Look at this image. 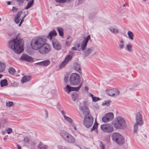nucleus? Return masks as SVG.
<instances>
[{"instance_id":"nucleus-1","label":"nucleus","mask_w":149,"mask_h":149,"mask_svg":"<svg viewBox=\"0 0 149 149\" xmlns=\"http://www.w3.org/2000/svg\"><path fill=\"white\" fill-rule=\"evenodd\" d=\"M8 44V47L17 54H20L23 51L24 41L22 39L19 38L18 36L10 39Z\"/></svg>"},{"instance_id":"nucleus-2","label":"nucleus","mask_w":149,"mask_h":149,"mask_svg":"<svg viewBox=\"0 0 149 149\" xmlns=\"http://www.w3.org/2000/svg\"><path fill=\"white\" fill-rule=\"evenodd\" d=\"M79 109L81 113L84 115V118L83 121V124L87 128L91 127L93 124V118L91 115L88 108L86 106H80Z\"/></svg>"},{"instance_id":"nucleus-3","label":"nucleus","mask_w":149,"mask_h":149,"mask_svg":"<svg viewBox=\"0 0 149 149\" xmlns=\"http://www.w3.org/2000/svg\"><path fill=\"white\" fill-rule=\"evenodd\" d=\"M112 124L115 128L119 129H123L127 125L125 120L120 116L116 118L113 121Z\"/></svg>"},{"instance_id":"nucleus-4","label":"nucleus","mask_w":149,"mask_h":149,"mask_svg":"<svg viewBox=\"0 0 149 149\" xmlns=\"http://www.w3.org/2000/svg\"><path fill=\"white\" fill-rule=\"evenodd\" d=\"M45 42L46 40L44 38L39 37L31 40V45L33 49L38 50Z\"/></svg>"},{"instance_id":"nucleus-5","label":"nucleus","mask_w":149,"mask_h":149,"mask_svg":"<svg viewBox=\"0 0 149 149\" xmlns=\"http://www.w3.org/2000/svg\"><path fill=\"white\" fill-rule=\"evenodd\" d=\"M111 138L113 140L119 145L123 144L125 143L124 139L120 133L114 132L111 134Z\"/></svg>"},{"instance_id":"nucleus-6","label":"nucleus","mask_w":149,"mask_h":149,"mask_svg":"<svg viewBox=\"0 0 149 149\" xmlns=\"http://www.w3.org/2000/svg\"><path fill=\"white\" fill-rule=\"evenodd\" d=\"M61 134L63 138L67 142L72 143L75 142L74 138L67 132L62 130L61 132Z\"/></svg>"},{"instance_id":"nucleus-7","label":"nucleus","mask_w":149,"mask_h":149,"mask_svg":"<svg viewBox=\"0 0 149 149\" xmlns=\"http://www.w3.org/2000/svg\"><path fill=\"white\" fill-rule=\"evenodd\" d=\"M70 84L73 85H79L80 81V78L79 75L76 73L72 74L69 77Z\"/></svg>"},{"instance_id":"nucleus-8","label":"nucleus","mask_w":149,"mask_h":149,"mask_svg":"<svg viewBox=\"0 0 149 149\" xmlns=\"http://www.w3.org/2000/svg\"><path fill=\"white\" fill-rule=\"evenodd\" d=\"M39 49L40 53L43 54H46L50 51L51 47L48 44L45 43Z\"/></svg>"},{"instance_id":"nucleus-9","label":"nucleus","mask_w":149,"mask_h":149,"mask_svg":"<svg viewBox=\"0 0 149 149\" xmlns=\"http://www.w3.org/2000/svg\"><path fill=\"white\" fill-rule=\"evenodd\" d=\"M100 128L103 132L106 133L111 132L113 130V127L111 125L108 123L101 125Z\"/></svg>"},{"instance_id":"nucleus-10","label":"nucleus","mask_w":149,"mask_h":149,"mask_svg":"<svg viewBox=\"0 0 149 149\" xmlns=\"http://www.w3.org/2000/svg\"><path fill=\"white\" fill-rule=\"evenodd\" d=\"M82 85V83H81L79 84L78 87H70L69 85H67L66 87L64 88V91L68 94L72 91H78L81 87Z\"/></svg>"},{"instance_id":"nucleus-11","label":"nucleus","mask_w":149,"mask_h":149,"mask_svg":"<svg viewBox=\"0 0 149 149\" xmlns=\"http://www.w3.org/2000/svg\"><path fill=\"white\" fill-rule=\"evenodd\" d=\"M114 118V115L112 113H109L106 114L102 118V120L104 123H107L111 120Z\"/></svg>"},{"instance_id":"nucleus-12","label":"nucleus","mask_w":149,"mask_h":149,"mask_svg":"<svg viewBox=\"0 0 149 149\" xmlns=\"http://www.w3.org/2000/svg\"><path fill=\"white\" fill-rule=\"evenodd\" d=\"M53 46L54 48L57 50L61 49L62 47L60 43L55 39H53L52 40Z\"/></svg>"},{"instance_id":"nucleus-13","label":"nucleus","mask_w":149,"mask_h":149,"mask_svg":"<svg viewBox=\"0 0 149 149\" xmlns=\"http://www.w3.org/2000/svg\"><path fill=\"white\" fill-rule=\"evenodd\" d=\"M90 39V36L88 35L87 37L84 38L81 44V47L82 50H84L86 48L88 40Z\"/></svg>"},{"instance_id":"nucleus-14","label":"nucleus","mask_w":149,"mask_h":149,"mask_svg":"<svg viewBox=\"0 0 149 149\" xmlns=\"http://www.w3.org/2000/svg\"><path fill=\"white\" fill-rule=\"evenodd\" d=\"M72 56L70 55H68L65 58L64 61H63L60 65V67L62 68L64 67L68 62L72 58Z\"/></svg>"},{"instance_id":"nucleus-15","label":"nucleus","mask_w":149,"mask_h":149,"mask_svg":"<svg viewBox=\"0 0 149 149\" xmlns=\"http://www.w3.org/2000/svg\"><path fill=\"white\" fill-rule=\"evenodd\" d=\"M21 59L22 60L28 62H32L33 61V58L26 54H23L21 57Z\"/></svg>"},{"instance_id":"nucleus-16","label":"nucleus","mask_w":149,"mask_h":149,"mask_svg":"<svg viewBox=\"0 0 149 149\" xmlns=\"http://www.w3.org/2000/svg\"><path fill=\"white\" fill-rule=\"evenodd\" d=\"M136 118V123H137V124H139V126H141L143 124V121L142 120V117L140 113H137Z\"/></svg>"},{"instance_id":"nucleus-17","label":"nucleus","mask_w":149,"mask_h":149,"mask_svg":"<svg viewBox=\"0 0 149 149\" xmlns=\"http://www.w3.org/2000/svg\"><path fill=\"white\" fill-rule=\"evenodd\" d=\"M109 29L111 32L114 34H116L119 33L118 29L116 26H110Z\"/></svg>"},{"instance_id":"nucleus-18","label":"nucleus","mask_w":149,"mask_h":149,"mask_svg":"<svg viewBox=\"0 0 149 149\" xmlns=\"http://www.w3.org/2000/svg\"><path fill=\"white\" fill-rule=\"evenodd\" d=\"M50 61L49 60L36 63L35 64L43 66H47L50 63Z\"/></svg>"},{"instance_id":"nucleus-19","label":"nucleus","mask_w":149,"mask_h":149,"mask_svg":"<svg viewBox=\"0 0 149 149\" xmlns=\"http://www.w3.org/2000/svg\"><path fill=\"white\" fill-rule=\"evenodd\" d=\"M57 35L56 31L54 30H53L50 32L47 36V38L49 40H51L53 38V36H55Z\"/></svg>"},{"instance_id":"nucleus-20","label":"nucleus","mask_w":149,"mask_h":149,"mask_svg":"<svg viewBox=\"0 0 149 149\" xmlns=\"http://www.w3.org/2000/svg\"><path fill=\"white\" fill-rule=\"evenodd\" d=\"M31 79V77L30 76H24L22 77L21 81L22 82L24 83L27 81H29Z\"/></svg>"},{"instance_id":"nucleus-21","label":"nucleus","mask_w":149,"mask_h":149,"mask_svg":"<svg viewBox=\"0 0 149 149\" xmlns=\"http://www.w3.org/2000/svg\"><path fill=\"white\" fill-rule=\"evenodd\" d=\"M74 68V69L79 73H81V69L80 65L77 63H75Z\"/></svg>"},{"instance_id":"nucleus-22","label":"nucleus","mask_w":149,"mask_h":149,"mask_svg":"<svg viewBox=\"0 0 149 149\" xmlns=\"http://www.w3.org/2000/svg\"><path fill=\"white\" fill-rule=\"evenodd\" d=\"M124 41L123 40H119L118 43L119 47L120 49H122L124 47Z\"/></svg>"},{"instance_id":"nucleus-23","label":"nucleus","mask_w":149,"mask_h":149,"mask_svg":"<svg viewBox=\"0 0 149 149\" xmlns=\"http://www.w3.org/2000/svg\"><path fill=\"white\" fill-rule=\"evenodd\" d=\"M138 135L139 136V139L141 141H144L146 140L147 139L146 135L143 134L142 132L140 133Z\"/></svg>"},{"instance_id":"nucleus-24","label":"nucleus","mask_w":149,"mask_h":149,"mask_svg":"<svg viewBox=\"0 0 149 149\" xmlns=\"http://www.w3.org/2000/svg\"><path fill=\"white\" fill-rule=\"evenodd\" d=\"M126 49L129 52H131L133 51L132 46L130 44H128L126 45Z\"/></svg>"},{"instance_id":"nucleus-25","label":"nucleus","mask_w":149,"mask_h":149,"mask_svg":"<svg viewBox=\"0 0 149 149\" xmlns=\"http://www.w3.org/2000/svg\"><path fill=\"white\" fill-rule=\"evenodd\" d=\"M70 129L72 131H74V130L76 131L77 130V128L75 126L74 123L73 122H72V123H71L70 125Z\"/></svg>"},{"instance_id":"nucleus-26","label":"nucleus","mask_w":149,"mask_h":149,"mask_svg":"<svg viewBox=\"0 0 149 149\" xmlns=\"http://www.w3.org/2000/svg\"><path fill=\"white\" fill-rule=\"evenodd\" d=\"M115 91H113V88L110 89L109 90H106L105 91L106 94L107 95L111 96H113V94H113V93Z\"/></svg>"},{"instance_id":"nucleus-27","label":"nucleus","mask_w":149,"mask_h":149,"mask_svg":"<svg viewBox=\"0 0 149 149\" xmlns=\"http://www.w3.org/2000/svg\"><path fill=\"white\" fill-rule=\"evenodd\" d=\"M98 125V123L97 122L96 118L95 120V123L94 124V130L95 131V132L97 133L98 131L97 130V126Z\"/></svg>"},{"instance_id":"nucleus-28","label":"nucleus","mask_w":149,"mask_h":149,"mask_svg":"<svg viewBox=\"0 0 149 149\" xmlns=\"http://www.w3.org/2000/svg\"><path fill=\"white\" fill-rule=\"evenodd\" d=\"M57 30L60 36H63V29L61 27H58L57 28Z\"/></svg>"},{"instance_id":"nucleus-29","label":"nucleus","mask_w":149,"mask_h":149,"mask_svg":"<svg viewBox=\"0 0 149 149\" xmlns=\"http://www.w3.org/2000/svg\"><path fill=\"white\" fill-rule=\"evenodd\" d=\"M78 97L77 93L74 92L72 95V100L74 101H75L77 99Z\"/></svg>"},{"instance_id":"nucleus-30","label":"nucleus","mask_w":149,"mask_h":149,"mask_svg":"<svg viewBox=\"0 0 149 149\" xmlns=\"http://www.w3.org/2000/svg\"><path fill=\"white\" fill-rule=\"evenodd\" d=\"M0 85L1 87H3L8 85L7 81L6 79H5L1 81Z\"/></svg>"},{"instance_id":"nucleus-31","label":"nucleus","mask_w":149,"mask_h":149,"mask_svg":"<svg viewBox=\"0 0 149 149\" xmlns=\"http://www.w3.org/2000/svg\"><path fill=\"white\" fill-rule=\"evenodd\" d=\"M6 65L3 63H1L0 61V72H3L5 70Z\"/></svg>"},{"instance_id":"nucleus-32","label":"nucleus","mask_w":149,"mask_h":149,"mask_svg":"<svg viewBox=\"0 0 149 149\" xmlns=\"http://www.w3.org/2000/svg\"><path fill=\"white\" fill-rule=\"evenodd\" d=\"M113 91H115L113 92V93L114 94H113V97H117L120 94V91L118 89L115 88H113Z\"/></svg>"},{"instance_id":"nucleus-33","label":"nucleus","mask_w":149,"mask_h":149,"mask_svg":"<svg viewBox=\"0 0 149 149\" xmlns=\"http://www.w3.org/2000/svg\"><path fill=\"white\" fill-rule=\"evenodd\" d=\"M127 34L129 38L131 40H133L134 35L133 33L131 31H129L127 32Z\"/></svg>"},{"instance_id":"nucleus-34","label":"nucleus","mask_w":149,"mask_h":149,"mask_svg":"<svg viewBox=\"0 0 149 149\" xmlns=\"http://www.w3.org/2000/svg\"><path fill=\"white\" fill-rule=\"evenodd\" d=\"M34 0H32L31 1L29 2L25 8L26 9H28L34 3Z\"/></svg>"},{"instance_id":"nucleus-35","label":"nucleus","mask_w":149,"mask_h":149,"mask_svg":"<svg viewBox=\"0 0 149 149\" xmlns=\"http://www.w3.org/2000/svg\"><path fill=\"white\" fill-rule=\"evenodd\" d=\"M92 52V50L91 49H86L84 52V55L86 56H88Z\"/></svg>"},{"instance_id":"nucleus-36","label":"nucleus","mask_w":149,"mask_h":149,"mask_svg":"<svg viewBox=\"0 0 149 149\" xmlns=\"http://www.w3.org/2000/svg\"><path fill=\"white\" fill-rule=\"evenodd\" d=\"M139 125V124H137V123H136L134 127L133 132L134 133H136L138 130V126Z\"/></svg>"},{"instance_id":"nucleus-37","label":"nucleus","mask_w":149,"mask_h":149,"mask_svg":"<svg viewBox=\"0 0 149 149\" xmlns=\"http://www.w3.org/2000/svg\"><path fill=\"white\" fill-rule=\"evenodd\" d=\"M71 0H55L56 2L59 3H69Z\"/></svg>"},{"instance_id":"nucleus-38","label":"nucleus","mask_w":149,"mask_h":149,"mask_svg":"<svg viewBox=\"0 0 149 149\" xmlns=\"http://www.w3.org/2000/svg\"><path fill=\"white\" fill-rule=\"evenodd\" d=\"M8 72L10 74H13L15 73V70L14 68L11 67L9 69Z\"/></svg>"},{"instance_id":"nucleus-39","label":"nucleus","mask_w":149,"mask_h":149,"mask_svg":"<svg viewBox=\"0 0 149 149\" xmlns=\"http://www.w3.org/2000/svg\"><path fill=\"white\" fill-rule=\"evenodd\" d=\"M64 118L65 120L69 122L70 124L73 122V120L70 118L68 116H66Z\"/></svg>"},{"instance_id":"nucleus-40","label":"nucleus","mask_w":149,"mask_h":149,"mask_svg":"<svg viewBox=\"0 0 149 149\" xmlns=\"http://www.w3.org/2000/svg\"><path fill=\"white\" fill-rule=\"evenodd\" d=\"M42 145V143H40L39 144L38 148L39 149H47L48 148L47 146L46 145H44L42 147H40V146Z\"/></svg>"},{"instance_id":"nucleus-41","label":"nucleus","mask_w":149,"mask_h":149,"mask_svg":"<svg viewBox=\"0 0 149 149\" xmlns=\"http://www.w3.org/2000/svg\"><path fill=\"white\" fill-rule=\"evenodd\" d=\"M100 149H105V145L101 141H100Z\"/></svg>"},{"instance_id":"nucleus-42","label":"nucleus","mask_w":149,"mask_h":149,"mask_svg":"<svg viewBox=\"0 0 149 149\" xmlns=\"http://www.w3.org/2000/svg\"><path fill=\"white\" fill-rule=\"evenodd\" d=\"M58 149H69L68 148L63 146L62 145H59L58 146Z\"/></svg>"},{"instance_id":"nucleus-43","label":"nucleus","mask_w":149,"mask_h":149,"mask_svg":"<svg viewBox=\"0 0 149 149\" xmlns=\"http://www.w3.org/2000/svg\"><path fill=\"white\" fill-rule=\"evenodd\" d=\"M22 13V11L18 12L17 14H16V16L15 17V18H19Z\"/></svg>"},{"instance_id":"nucleus-44","label":"nucleus","mask_w":149,"mask_h":149,"mask_svg":"<svg viewBox=\"0 0 149 149\" xmlns=\"http://www.w3.org/2000/svg\"><path fill=\"white\" fill-rule=\"evenodd\" d=\"M13 130L11 128H8L6 130V132L8 134H10L12 132Z\"/></svg>"},{"instance_id":"nucleus-45","label":"nucleus","mask_w":149,"mask_h":149,"mask_svg":"<svg viewBox=\"0 0 149 149\" xmlns=\"http://www.w3.org/2000/svg\"><path fill=\"white\" fill-rule=\"evenodd\" d=\"M13 104V102H12L9 101L8 102H6V106L8 107H10L12 106Z\"/></svg>"},{"instance_id":"nucleus-46","label":"nucleus","mask_w":149,"mask_h":149,"mask_svg":"<svg viewBox=\"0 0 149 149\" xmlns=\"http://www.w3.org/2000/svg\"><path fill=\"white\" fill-rule=\"evenodd\" d=\"M21 19V18H15L14 21L15 23L17 24L19 23L20 20Z\"/></svg>"},{"instance_id":"nucleus-47","label":"nucleus","mask_w":149,"mask_h":149,"mask_svg":"<svg viewBox=\"0 0 149 149\" xmlns=\"http://www.w3.org/2000/svg\"><path fill=\"white\" fill-rule=\"evenodd\" d=\"M100 100V99L99 97L94 96V102H96Z\"/></svg>"},{"instance_id":"nucleus-48","label":"nucleus","mask_w":149,"mask_h":149,"mask_svg":"<svg viewBox=\"0 0 149 149\" xmlns=\"http://www.w3.org/2000/svg\"><path fill=\"white\" fill-rule=\"evenodd\" d=\"M24 141L25 142H26L28 143H29V139L27 137H25L24 139Z\"/></svg>"},{"instance_id":"nucleus-49","label":"nucleus","mask_w":149,"mask_h":149,"mask_svg":"<svg viewBox=\"0 0 149 149\" xmlns=\"http://www.w3.org/2000/svg\"><path fill=\"white\" fill-rule=\"evenodd\" d=\"M109 104V102L108 101H105L104 102H103L102 104V105H106V106H108Z\"/></svg>"},{"instance_id":"nucleus-50","label":"nucleus","mask_w":149,"mask_h":149,"mask_svg":"<svg viewBox=\"0 0 149 149\" xmlns=\"http://www.w3.org/2000/svg\"><path fill=\"white\" fill-rule=\"evenodd\" d=\"M64 81L67 82L68 80V76L67 75H65L64 78Z\"/></svg>"},{"instance_id":"nucleus-51","label":"nucleus","mask_w":149,"mask_h":149,"mask_svg":"<svg viewBox=\"0 0 149 149\" xmlns=\"http://www.w3.org/2000/svg\"><path fill=\"white\" fill-rule=\"evenodd\" d=\"M18 9L16 7H13L12 11L14 12H17L18 10Z\"/></svg>"},{"instance_id":"nucleus-52","label":"nucleus","mask_w":149,"mask_h":149,"mask_svg":"<svg viewBox=\"0 0 149 149\" xmlns=\"http://www.w3.org/2000/svg\"><path fill=\"white\" fill-rule=\"evenodd\" d=\"M16 1L19 3L21 4L23 3L24 0H16Z\"/></svg>"},{"instance_id":"nucleus-53","label":"nucleus","mask_w":149,"mask_h":149,"mask_svg":"<svg viewBox=\"0 0 149 149\" xmlns=\"http://www.w3.org/2000/svg\"><path fill=\"white\" fill-rule=\"evenodd\" d=\"M75 47L77 48V49L78 50V51L79 50V47H80V44L79 43H77L76 44Z\"/></svg>"},{"instance_id":"nucleus-54","label":"nucleus","mask_w":149,"mask_h":149,"mask_svg":"<svg viewBox=\"0 0 149 149\" xmlns=\"http://www.w3.org/2000/svg\"><path fill=\"white\" fill-rule=\"evenodd\" d=\"M61 113L63 115L64 118L66 116H65V113L64 111H61Z\"/></svg>"},{"instance_id":"nucleus-55","label":"nucleus","mask_w":149,"mask_h":149,"mask_svg":"<svg viewBox=\"0 0 149 149\" xmlns=\"http://www.w3.org/2000/svg\"><path fill=\"white\" fill-rule=\"evenodd\" d=\"M71 49L73 51H78L77 49L75 47H72L71 48Z\"/></svg>"},{"instance_id":"nucleus-56","label":"nucleus","mask_w":149,"mask_h":149,"mask_svg":"<svg viewBox=\"0 0 149 149\" xmlns=\"http://www.w3.org/2000/svg\"><path fill=\"white\" fill-rule=\"evenodd\" d=\"M88 95L90 96H91V97L92 98V100L93 101V95L90 93H88Z\"/></svg>"},{"instance_id":"nucleus-57","label":"nucleus","mask_w":149,"mask_h":149,"mask_svg":"<svg viewBox=\"0 0 149 149\" xmlns=\"http://www.w3.org/2000/svg\"><path fill=\"white\" fill-rule=\"evenodd\" d=\"M26 17V15H25L24 17H22V19L20 21L21 23H22L24 21V18Z\"/></svg>"},{"instance_id":"nucleus-58","label":"nucleus","mask_w":149,"mask_h":149,"mask_svg":"<svg viewBox=\"0 0 149 149\" xmlns=\"http://www.w3.org/2000/svg\"><path fill=\"white\" fill-rule=\"evenodd\" d=\"M70 43L68 41H66L65 42V45L67 46H69L70 45Z\"/></svg>"},{"instance_id":"nucleus-59","label":"nucleus","mask_w":149,"mask_h":149,"mask_svg":"<svg viewBox=\"0 0 149 149\" xmlns=\"http://www.w3.org/2000/svg\"><path fill=\"white\" fill-rule=\"evenodd\" d=\"M99 52H95L94 53V54L96 56H97L99 54Z\"/></svg>"},{"instance_id":"nucleus-60","label":"nucleus","mask_w":149,"mask_h":149,"mask_svg":"<svg viewBox=\"0 0 149 149\" xmlns=\"http://www.w3.org/2000/svg\"><path fill=\"white\" fill-rule=\"evenodd\" d=\"M84 89L86 91H87L88 90V88L87 86H86L84 88Z\"/></svg>"},{"instance_id":"nucleus-61","label":"nucleus","mask_w":149,"mask_h":149,"mask_svg":"<svg viewBox=\"0 0 149 149\" xmlns=\"http://www.w3.org/2000/svg\"><path fill=\"white\" fill-rule=\"evenodd\" d=\"M6 3L8 5H9L10 4L11 2L10 1H7Z\"/></svg>"},{"instance_id":"nucleus-62","label":"nucleus","mask_w":149,"mask_h":149,"mask_svg":"<svg viewBox=\"0 0 149 149\" xmlns=\"http://www.w3.org/2000/svg\"><path fill=\"white\" fill-rule=\"evenodd\" d=\"M84 0H79V3H81Z\"/></svg>"},{"instance_id":"nucleus-63","label":"nucleus","mask_w":149,"mask_h":149,"mask_svg":"<svg viewBox=\"0 0 149 149\" xmlns=\"http://www.w3.org/2000/svg\"><path fill=\"white\" fill-rule=\"evenodd\" d=\"M7 139V138L6 137H4L3 138V140L5 141H6Z\"/></svg>"},{"instance_id":"nucleus-64","label":"nucleus","mask_w":149,"mask_h":149,"mask_svg":"<svg viewBox=\"0 0 149 149\" xmlns=\"http://www.w3.org/2000/svg\"><path fill=\"white\" fill-rule=\"evenodd\" d=\"M17 147L18 148V149H21V147H20L19 145H17Z\"/></svg>"}]
</instances>
